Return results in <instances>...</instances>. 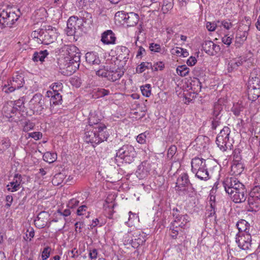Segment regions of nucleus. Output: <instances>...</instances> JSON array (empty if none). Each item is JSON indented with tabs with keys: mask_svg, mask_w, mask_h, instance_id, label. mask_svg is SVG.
<instances>
[{
	"mask_svg": "<svg viewBox=\"0 0 260 260\" xmlns=\"http://www.w3.org/2000/svg\"><path fill=\"white\" fill-rule=\"evenodd\" d=\"M24 75L22 73L17 72L13 76L10 86L5 90L7 93L12 92L16 89H19L24 83Z\"/></svg>",
	"mask_w": 260,
	"mask_h": 260,
	"instance_id": "obj_9",
	"label": "nucleus"
},
{
	"mask_svg": "<svg viewBox=\"0 0 260 260\" xmlns=\"http://www.w3.org/2000/svg\"><path fill=\"white\" fill-rule=\"evenodd\" d=\"M46 96L51 98L50 104L58 105L62 101V96L59 92L48 91L46 92Z\"/></svg>",
	"mask_w": 260,
	"mask_h": 260,
	"instance_id": "obj_27",
	"label": "nucleus"
},
{
	"mask_svg": "<svg viewBox=\"0 0 260 260\" xmlns=\"http://www.w3.org/2000/svg\"><path fill=\"white\" fill-rule=\"evenodd\" d=\"M50 215L46 211L41 212L35 220V224L38 229H43L47 225Z\"/></svg>",
	"mask_w": 260,
	"mask_h": 260,
	"instance_id": "obj_16",
	"label": "nucleus"
},
{
	"mask_svg": "<svg viewBox=\"0 0 260 260\" xmlns=\"http://www.w3.org/2000/svg\"><path fill=\"white\" fill-rule=\"evenodd\" d=\"M189 186H192L188 174L186 173H183L179 175L176 182V190L184 192L186 190V187Z\"/></svg>",
	"mask_w": 260,
	"mask_h": 260,
	"instance_id": "obj_11",
	"label": "nucleus"
},
{
	"mask_svg": "<svg viewBox=\"0 0 260 260\" xmlns=\"http://www.w3.org/2000/svg\"><path fill=\"white\" fill-rule=\"evenodd\" d=\"M173 7V0H163L161 11L164 14L168 13Z\"/></svg>",
	"mask_w": 260,
	"mask_h": 260,
	"instance_id": "obj_32",
	"label": "nucleus"
},
{
	"mask_svg": "<svg viewBox=\"0 0 260 260\" xmlns=\"http://www.w3.org/2000/svg\"><path fill=\"white\" fill-rule=\"evenodd\" d=\"M232 170L234 171V173H237L238 175L240 174L243 170V165L239 162H234L232 166Z\"/></svg>",
	"mask_w": 260,
	"mask_h": 260,
	"instance_id": "obj_38",
	"label": "nucleus"
},
{
	"mask_svg": "<svg viewBox=\"0 0 260 260\" xmlns=\"http://www.w3.org/2000/svg\"><path fill=\"white\" fill-rule=\"evenodd\" d=\"M10 146V141L7 139L3 140L0 142V153L3 152Z\"/></svg>",
	"mask_w": 260,
	"mask_h": 260,
	"instance_id": "obj_42",
	"label": "nucleus"
},
{
	"mask_svg": "<svg viewBox=\"0 0 260 260\" xmlns=\"http://www.w3.org/2000/svg\"><path fill=\"white\" fill-rule=\"evenodd\" d=\"M47 28H42L41 38L38 40V43L48 45L53 43L56 39V30L52 26H48Z\"/></svg>",
	"mask_w": 260,
	"mask_h": 260,
	"instance_id": "obj_5",
	"label": "nucleus"
},
{
	"mask_svg": "<svg viewBox=\"0 0 260 260\" xmlns=\"http://www.w3.org/2000/svg\"><path fill=\"white\" fill-rule=\"evenodd\" d=\"M56 154L47 152L43 155V159L49 163L54 162L56 158Z\"/></svg>",
	"mask_w": 260,
	"mask_h": 260,
	"instance_id": "obj_35",
	"label": "nucleus"
},
{
	"mask_svg": "<svg viewBox=\"0 0 260 260\" xmlns=\"http://www.w3.org/2000/svg\"><path fill=\"white\" fill-rule=\"evenodd\" d=\"M189 69L186 65L178 66L176 69L177 73L182 77L186 76L189 73Z\"/></svg>",
	"mask_w": 260,
	"mask_h": 260,
	"instance_id": "obj_36",
	"label": "nucleus"
},
{
	"mask_svg": "<svg viewBox=\"0 0 260 260\" xmlns=\"http://www.w3.org/2000/svg\"><path fill=\"white\" fill-rule=\"evenodd\" d=\"M172 215L174 218L175 222H177L178 225L183 230H185L188 228L187 223L189 222V216L185 214L181 215L180 214V211L177 208H174L172 210Z\"/></svg>",
	"mask_w": 260,
	"mask_h": 260,
	"instance_id": "obj_8",
	"label": "nucleus"
},
{
	"mask_svg": "<svg viewBox=\"0 0 260 260\" xmlns=\"http://www.w3.org/2000/svg\"><path fill=\"white\" fill-rule=\"evenodd\" d=\"M114 196L112 197V198L110 199V197L109 196L107 197V199L105 201V204L104 205L105 208H111L112 209L114 207L115 204L112 203Z\"/></svg>",
	"mask_w": 260,
	"mask_h": 260,
	"instance_id": "obj_52",
	"label": "nucleus"
},
{
	"mask_svg": "<svg viewBox=\"0 0 260 260\" xmlns=\"http://www.w3.org/2000/svg\"><path fill=\"white\" fill-rule=\"evenodd\" d=\"M137 156L135 148L131 145H124L117 150L116 157L122 159L126 163L130 164L134 161Z\"/></svg>",
	"mask_w": 260,
	"mask_h": 260,
	"instance_id": "obj_4",
	"label": "nucleus"
},
{
	"mask_svg": "<svg viewBox=\"0 0 260 260\" xmlns=\"http://www.w3.org/2000/svg\"><path fill=\"white\" fill-rule=\"evenodd\" d=\"M129 53V49L125 46H120L117 48V58L120 60L123 59L126 61V59L128 58Z\"/></svg>",
	"mask_w": 260,
	"mask_h": 260,
	"instance_id": "obj_26",
	"label": "nucleus"
},
{
	"mask_svg": "<svg viewBox=\"0 0 260 260\" xmlns=\"http://www.w3.org/2000/svg\"><path fill=\"white\" fill-rule=\"evenodd\" d=\"M191 171L196 177L201 180L207 181L210 179L207 168L206 160L203 158L195 157L191 162Z\"/></svg>",
	"mask_w": 260,
	"mask_h": 260,
	"instance_id": "obj_2",
	"label": "nucleus"
},
{
	"mask_svg": "<svg viewBox=\"0 0 260 260\" xmlns=\"http://www.w3.org/2000/svg\"><path fill=\"white\" fill-rule=\"evenodd\" d=\"M242 107L240 106H234L232 109V111L233 112L235 116H239L241 111L242 110Z\"/></svg>",
	"mask_w": 260,
	"mask_h": 260,
	"instance_id": "obj_63",
	"label": "nucleus"
},
{
	"mask_svg": "<svg viewBox=\"0 0 260 260\" xmlns=\"http://www.w3.org/2000/svg\"><path fill=\"white\" fill-rule=\"evenodd\" d=\"M100 119L97 118L95 116L91 115L88 118V125L95 129H100L101 131H106V126L102 123L100 122Z\"/></svg>",
	"mask_w": 260,
	"mask_h": 260,
	"instance_id": "obj_23",
	"label": "nucleus"
},
{
	"mask_svg": "<svg viewBox=\"0 0 260 260\" xmlns=\"http://www.w3.org/2000/svg\"><path fill=\"white\" fill-rule=\"evenodd\" d=\"M116 37L111 30H107L102 35L101 41L104 44H114L115 42Z\"/></svg>",
	"mask_w": 260,
	"mask_h": 260,
	"instance_id": "obj_21",
	"label": "nucleus"
},
{
	"mask_svg": "<svg viewBox=\"0 0 260 260\" xmlns=\"http://www.w3.org/2000/svg\"><path fill=\"white\" fill-rule=\"evenodd\" d=\"M152 64L150 62H142L136 68V71L138 73H142L147 69H151L152 70Z\"/></svg>",
	"mask_w": 260,
	"mask_h": 260,
	"instance_id": "obj_34",
	"label": "nucleus"
},
{
	"mask_svg": "<svg viewBox=\"0 0 260 260\" xmlns=\"http://www.w3.org/2000/svg\"><path fill=\"white\" fill-rule=\"evenodd\" d=\"M170 235L173 239H176L178 235H183L184 233V230L182 229L179 225H178L177 222L173 221L170 228Z\"/></svg>",
	"mask_w": 260,
	"mask_h": 260,
	"instance_id": "obj_24",
	"label": "nucleus"
},
{
	"mask_svg": "<svg viewBox=\"0 0 260 260\" xmlns=\"http://www.w3.org/2000/svg\"><path fill=\"white\" fill-rule=\"evenodd\" d=\"M230 132V129L227 126H224L220 131L219 134L217 135L216 138H220L219 140H221V139H222V138H229Z\"/></svg>",
	"mask_w": 260,
	"mask_h": 260,
	"instance_id": "obj_37",
	"label": "nucleus"
},
{
	"mask_svg": "<svg viewBox=\"0 0 260 260\" xmlns=\"http://www.w3.org/2000/svg\"><path fill=\"white\" fill-rule=\"evenodd\" d=\"M22 181L21 175L15 174L13 180L10 182L6 186L7 190L10 192H15L18 190L20 188V184Z\"/></svg>",
	"mask_w": 260,
	"mask_h": 260,
	"instance_id": "obj_19",
	"label": "nucleus"
},
{
	"mask_svg": "<svg viewBox=\"0 0 260 260\" xmlns=\"http://www.w3.org/2000/svg\"><path fill=\"white\" fill-rule=\"evenodd\" d=\"M236 39L238 43L239 44L243 43L247 39V32L244 31L240 34H238Z\"/></svg>",
	"mask_w": 260,
	"mask_h": 260,
	"instance_id": "obj_49",
	"label": "nucleus"
},
{
	"mask_svg": "<svg viewBox=\"0 0 260 260\" xmlns=\"http://www.w3.org/2000/svg\"><path fill=\"white\" fill-rule=\"evenodd\" d=\"M203 49L209 55H215L220 50L219 45L211 41H205L202 44Z\"/></svg>",
	"mask_w": 260,
	"mask_h": 260,
	"instance_id": "obj_12",
	"label": "nucleus"
},
{
	"mask_svg": "<svg viewBox=\"0 0 260 260\" xmlns=\"http://www.w3.org/2000/svg\"><path fill=\"white\" fill-rule=\"evenodd\" d=\"M259 69H254L251 72L249 80H253L255 78H260Z\"/></svg>",
	"mask_w": 260,
	"mask_h": 260,
	"instance_id": "obj_61",
	"label": "nucleus"
},
{
	"mask_svg": "<svg viewBox=\"0 0 260 260\" xmlns=\"http://www.w3.org/2000/svg\"><path fill=\"white\" fill-rule=\"evenodd\" d=\"M115 17H119L123 21V24L127 27H132L136 25L139 20L138 14L134 12L126 13L123 12H118L115 14Z\"/></svg>",
	"mask_w": 260,
	"mask_h": 260,
	"instance_id": "obj_7",
	"label": "nucleus"
},
{
	"mask_svg": "<svg viewBox=\"0 0 260 260\" xmlns=\"http://www.w3.org/2000/svg\"><path fill=\"white\" fill-rule=\"evenodd\" d=\"M245 60L241 57L229 58L226 60L227 63V70L229 72H232L237 70L238 68L241 66Z\"/></svg>",
	"mask_w": 260,
	"mask_h": 260,
	"instance_id": "obj_17",
	"label": "nucleus"
},
{
	"mask_svg": "<svg viewBox=\"0 0 260 260\" xmlns=\"http://www.w3.org/2000/svg\"><path fill=\"white\" fill-rule=\"evenodd\" d=\"M211 128L212 130H215L216 128L221 124L220 118L211 117Z\"/></svg>",
	"mask_w": 260,
	"mask_h": 260,
	"instance_id": "obj_44",
	"label": "nucleus"
},
{
	"mask_svg": "<svg viewBox=\"0 0 260 260\" xmlns=\"http://www.w3.org/2000/svg\"><path fill=\"white\" fill-rule=\"evenodd\" d=\"M109 71L108 70V68L105 69V66H100V68L96 72V74L102 77H106L107 78V76L108 74Z\"/></svg>",
	"mask_w": 260,
	"mask_h": 260,
	"instance_id": "obj_40",
	"label": "nucleus"
},
{
	"mask_svg": "<svg viewBox=\"0 0 260 260\" xmlns=\"http://www.w3.org/2000/svg\"><path fill=\"white\" fill-rule=\"evenodd\" d=\"M247 87L260 88V78H255L253 80H249Z\"/></svg>",
	"mask_w": 260,
	"mask_h": 260,
	"instance_id": "obj_39",
	"label": "nucleus"
},
{
	"mask_svg": "<svg viewBox=\"0 0 260 260\" xmlns=\"http://www.w3.org/2000/svg\"><path fill=\"white\" fill-rule=\"evenodd\" d=\"M149 49L151 51L154 52H161L162 51L160 45L155 43H151L150 44Z\"/></svg>",
	"mask_w": 260,
	"mask_h": 260,
	"instance_id": "obj_47",
	"label": "nucleus"
},
{
	"mask_svg": "<svg viewBox=\"0 0 260 260\" xmlns=\"http://www.w3.org/2000/svg\"><path fill=\"white\" fill-rule=\"evenodd\" d=\"M217 21L213 22H208L206 24L207 29L210 31H213L215 30L216 28L218 27Z\"/></svg>",
	"mask_w": 260,
	"mask_h": 260,
	"instance_id": "obj_48",
	"label": "nucleus"
},
{
	"mask_svg": "<svg viewBox=\"0 0 260 260\" xmlns=\"http://www.w3.org/2000/svg\"><path fill=\"white\" fill-rule=\"evenodd\" d=\"M87 207L85 205L80 206L77 210V214L79 216L83 215L85 214Z\"/></svg>",
	"mask_w": 260,
	"mask_h": 260,
	"instance_id": "obj_62",
	"label": "nucleus"
},
{
	"mask_svg": "<svg viewBox=\"0 0 260 260\" xmlns=\"http://www.w3.org/2000/svg\"><path fill=\"white\" fill-rule=\"evenodd\" d=\"M247 210L249 212H256L260 209V197L256 196H250L248 198Z\"/></svg>",
	"mask_w": 260,
	"mask_h": 260,
	"instance_id": "obj_15",
	"label": "nucleus"
},
{
	"mask_svg": "<svg viewBox=\"0 0 260 260\" xmlns=\"http://www.w3.org/2000/svg\"><path fill=\"white\" fill-rule=\"evenodd\" d=\"M164 67L165 65L162 62H157L152 65V70L153 71H157L158 70H162Z\"/></svg>",
	"mask_w": 260,
	"mask_h": 260,
	"instance_id": "obj_53",
	"label": "nucleus"
},
{
	"mask_svg": "<svg viewBox=\"0 0 260 260\" xmlns=\"http://www.w3.org/2000/svg\"><path fill=\"white\" fill-rule=\"evenodd\" d=\"M248 196L247 191L243 185L242 187L231 195V198L233 202L236 203H242L245 201Z\"/></svg>",
	"mask_w": 260,
	"mask_h": 260,
	"instance_id": "obj_14",
	"label": "nucleus"
},
{
	"mask_svg": "<svg viewBox=\"0 0 260 260\" xmlns=\"http://www.w3.org/2000/svg\"><path fill=\"white\" fill-rule=\"evenodd\" d=\"M147 134H148V133L145 132L139 135L137 138V142L140 144L145 143Z\"/></svg>",
	"mask_w": 260,
	"mask_h": 260,
	"instance_id": "obj_51",
	"label": "nucleus"
},
{
	"mask_svg": "<svg viewBox=\"0 0 260 260\" xmlns=\"http://www.w3.org/2000/svg\"><path fill=\"white\" fill-rule=\"evenodd\" d=\"M248 99L251 101H256L260 96V88L248 87L247 89Z\"/></svg>",
	"mask_w": 260,
	"mask_h": 260,
	"instance_id": "obj_30",
	"label": "nucleus"
},
{
	"mask_svg": "<svg viewBox=\"0 0 260 260\" xmlns=\"http://www.w3.org/2000/svg\"><path fill=\"white\" fill-rule=\"evenodd\" d=\"M232 38L226 35L224 36L222 38V42L225 45L230 46L232 43Z\"/></svg>",
	"mask_w": 260,
	"mask_h": 260,
	"instance_id": "obj_64",
	"label": "nucleus"
},
{
	"mask_svg": "<svg viewBox=\"0 0 260 260\" xmlns=\"http://www.w3.org/2000/svg\"><path fill=\"white\" fill-rule=\"evenodd\" d=\"M217 25H218V27H221V26H223L226 29H230L233 26V24L231 22L226 20H217Z\"/></svg>",
	"mask_w": 260,
	"mask_h": 260,
	"instance_id": "obj_43",
	"label": "nucleus"
},
{
	"mask_svg": "<svg viewBox=\"0 0 260 260\" xmlns=\"http://www.w3.org/2000/svg\"><path fill=\"white\" fill-rule=\"evenodd\" d=\"M236 241L241 249L243 250L249 249L252 244L251 234H238Z\"/></svg>",
	"mask_w": 260,
	"mask_h": 260,
	"instance_id": "obj_10",
	"label": "nucleus"
},
{
	"mask_svg": "<svg viewBox=\"0 0 260 260\" xmlns=\"http://www.w3.org/2000/svg\"><path fill=\"white\" fill-rule=\"evenodd\" d=\"M150 171L149 164L147 161H143L138 166L136 171L137 176L140 179L145 178L147 176Z\"/></svg>",
	"mask_w": 260,
	"mask_h": 260,
	"instance_id": "obj_20",
	"label": "nucleus"
},
{
	"mask_svg": "<svg viewBox=\"0 0 260 260\" xmlns=\"http://www.w3.org/2000/svg\"><path fill=\"white\" fill-rule=\"evenodd\" d=\"M71 82L74 86L77 87H79L81 84V79L78 77H73L71 78Z\"/></svg>",
	"mask_w": 260,
	"mask_h": 260,
	"instance_id": "obj_60",
	"label": "nucleus"
},
{
	"mask_svg": "<svg viewBox=\"0 0 260 260\" xmlns=\"http://www.w3.org/2000/svg\"><path fill=\"white\" fill-rule=\"evenodd\" d=\"M27 135L28 138H32L35 140H38L42 137V134L40 132L29 133Z\"/></svg>",
	"mask_w": 260,
	"mask_h": 260,
	"instance_id": "obj_50",
	"label": "nucleus"
},
{
	"mask_svg": "<svg viewBox=\"0 0 260 260\" xmlns=\"http://www.w3.org/2000/svg\"><path fill=\"white\" fill-rule=\"evenodd\" d=\"M85 131L84 138L86 143L97 145L106 140L108 137L106 131L95 129L91 126H86Z\"/></svg>",
	"mask_w": 260,
	"mask_h": 260,
	"instance_id": "obj_1",
	"label": "nucleus"
},
{
	"mask_svg": "<svg viewBox=\"0 0 260 260\" xmlns=\"http://www.w3.org/2000/svg\"><path fill=\"white\" fill-rule=\"evenodd\" d=\"M49 54L47 50L40 51L39 52H35L33 54L32 60L35 62L40 61L43 62L44 59Z\"/></svg>",
	"mask_w": 260,
	"mask_h": 260,
	"instance_id": "obj_31",
	"label": "nucleus"
},
{
	"mask_svg": "<svg viewBox=\"0 0 260 260\" xmlns=\"http://www.w3.org/2000/svg\"><path fill=\"white\" fill-rule=\"evenodd\" d=\"M79 203V200H78L77 199L73 198L69 201L67 206L69 208H74L77 206Z\"/></svg>",
	"mask_w": 260,
	"mask_h": 260,
	"instance_id": "obj_55",
	"label": "nucleus"
},
{
	"mask_svg": "<svg viewBox=\"0 0 260 260\" xmlns=\"http://www.w3.org/2000/svg\"><path fill=\"white\" fill-rule=\"evenodd\" d=\"M124 74V72L117 69L115 71H109L107 79L112 82L119 80Z\"/></svg>",
	"mask_w": 260,
	"mask_h": 260,
	"instance_id": "obj_29",
	"label": "nucleus"
},
{
	"mask_svg": "<svg viewBox=\"0 0 260 260\" xmlns=\"http://www.w3.org/2000/svg\"><path fill=\"white\" fill-rule=\"evenodd\" d=\"M41 32H42V28L33 31L31 34V37L34 39H36L37 43H38V40H40V38H41Z\"/></svg>",
	"mask_w": 260,
	"mask_h": 260,
	"instance_id": "obj_57",
	"label": "nucleus"
},
{
	"mask_svg": "<svg viewBox=\"0 0 260 260\" xmlns=\"http://www.w3.org/2000/svg\"><path fill=\"white\" fill-rule=\"evenodd\" d=\"M177 152V147L174 145H171L168 151V156L170 158H172L173 156L175 155V154Z\"/></svg>",
	"mask_w": 260,
	"mask_h": 260,
	"instance_id": "obj_54",
	"label": "nucleus"
},
{
	"mask_svg": "<svg viewBox=\"0 0 260 260\" xmlns=\"http://www.w3.org/2000/svg\"><path fill=\"white\" fill-rule=\"evenodd\" d=\"M84 226V223L82 221L76 222L75 224V232L76 233H81L83 228Z\"/></svg>",
	"mask_w": 260,
	"mask_h": 260,
	"instance_id": "obj_56",
	"label": "nucleus"
},
{
	"mask_svg": "<svg viewBox=\"0 0 260 260\" xmlns=\"http://www.w3.org/2000/svg\"><path fill=\"white\" fill-rule=\"evenodd\" d=\"M141 90L144 96L149 97L151 93V85L148 84L142 86L141 87Z\"/></svg>",
	"mask_w": 260,
	"mask_h": 260,
	"instance_id": "obj_41",
	"label": "nucleus"
},
{
	"mask_svg": "<svg viewBox=\"0 0 260 260\" xmlns=\"http://www.w3.org/2000/svg\"><path fill=\"white\" fill-rule=\"evenodd\" d=\"M89 256L91 260L95 259L98 256V251L96 249H89Z\"/></svg>",
	"mask_w": 260,
	"mask_h": 260,
	"instance_id": "obj_58",
	"label": "nucleus"
},
{
	"mask_svg": "<svg viewBox=\"0 0 260 260\" xmlns=\"http://www.w3.org/2000/svg\"><path fill=\"white\" fill-rule=\"evenodd\" d=\"M85 59L87 62L92 65H98L101 62L98 53L96 52H90L86 53Z\"/></svg>",
	"mask_w": 260,
	"mask_h": 260,
	"instance_id": "obj_25",
	"label": "nucleus"
},
{
	"mask_svg": "<svg viewBox=\"0 0 260 260\" xmlns=\"http://www.w3.org/2000/svg\"><path fill=\"white\" fill-rule=\"evenodd\" d=\"M51 248L49 246L45 247L42 253V258L43 260L47 259L50 255Z\"/></svg>",
	"mask_w": 260,
	"mask_h": 260,
	"instance_id": "obj_45",
	"label": "nucleus"
},
{
	"mask_svg": "<svg viewBox=\"0 0 260 260\" xmlns=\"http://www.w3.org/2000/svg\"><path fill=\"white\" fill-rule=\"evenodd\" d=\"M98 96L100 97H103L106 95H108L110 94V91L104 88H99L97 91Z\"/></svg>",
	"mask_w": 260,
	"mask_h": 260,
	"instance_id": "obj_59",
	"label": "nucleus"
},
{
	"mask_svg": "<svg viewBox=\"0 0 260 260\" xmlns=\"http://www.w3.org/2000/svg\"><path fill=\"white\" fill-rule=\"evenodd\" d=\"M79 17L83 20V21L84 23H89L91 21V14L86 11L80 12L79 14Z\"/></svg>",
	"mask_w": 260,
	"mask_h": 260,
	"instance_id": "obj_33",
	"label": "nucleus"
},
{
	"mask_svg": "<svg viewBox=\"0 0 260 260\" xmlns=\"http://www.w3.org/2000/svg\"><path fill=\"white\" fill-rule=\"evenodd\" d=\"M219 139L220 138H216V143L220 150L224 152L228 149H232L233 143V140L232 139H230V138H222L221 140Z\"/></svg>",
	"mask_w": 260,
	"mask_h": 260,
	"instance_id": "obj_18",
	"label": "nucleus"
},
{
	"mask_svg": "<svg viewBox=\"0 0 260 260\" xmlns=\"http://www.w3.org/2000/svg\"><path fill=\"white\" fill-rule=\"evenodd\" d=\"M225 191L230 196L243 185L235 177H227L222 182Z\"/></svg>",
	"mask_w": 260,
	"mask_h": 260,
	"instance_id": "obj_6",
	"label": "nucleus"
},
{
	"mask_svg": "<svg viewBox=\"0 0 260 260\" xmlns=\"http://www.w3.org/2000/svg\"><path fill=\"white\" fill-rule=\"evenodd\" d=\"M51 87L52 89V91L59 92V91L61 90L63 87V85L60 82H56L53 83L51 85Z\"/></svg>",
	"mask_w": 260,
	"mask_h": 260,
	"instance_id": "obj_46",
	"label": "nucleus"
},
{
	"mask_svg": "<svg viewBox=\"0 0 260 260\" xmlns=\"http://www.w3.org/2000/svg\"><path fill=\"white\" fill-rule=\"evenodd\" d=\"M236 226L239 230V233H245V234H250V225L248 222L244 219H241L239 221L237 224Z\"/></svg>",
	"mask_w": 260,
	"mask_h": 260,
	"instance_id": "obj_28",
	"label": "nucleus"
},
{
	"mask_svg": "<svg viewBox=\"0 0 260 260\" xmlns=\"http://www.w3.org/2000/svg\"><path fill=\"white\" fill-rule=\"evenodd\" d=\"M64 49L68 52V56L72 58V60H74L75 64L78 67L79 66V62L80 61V53L77 47L74 45H67L65 46Z\"/></svg>",
	"mask_w": 260,
	"mask_h": 260,
	"instance_id": "obj_13",
	"label": "nucleus"
},
{
	"mask_svg": "<svg viewBox=\"0 0 260 260\" xmlns=\"http://www.w3.org/2000/svg\"><path fill=\"white\" fill-rule=\"evenodd\" d=\"M19 17V15L12 11L11 8H1L0 28L3 29L7 26L11 27L18 19Z\"/></svg>",
	"mask_w": 260,
	"mask_h": 260,
	"instance_id": "obj_3",
	"label": "nucleus"
},
{
	"mask_svg": "<svg viewBox=\"0 0 260 260\" xmlns=\"http://www.w3.org/2000/svg\"><path fill=\"white\" fill-rule=\"evenodd\" d=\"M76 16H71L67 21V34L68 36H73L77 29L76 21Z\"/></svg>",
	"mask_w": 260,
	"mask_h": 260,
	"instance_id": "obj_22",
	"label": "nucleus"
}]
</instances>
